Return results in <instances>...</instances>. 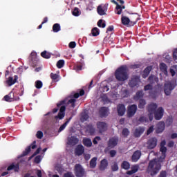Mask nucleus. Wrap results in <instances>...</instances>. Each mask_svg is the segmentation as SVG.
<instances>
[{"label": "nucleus", "mask_w": 177, "mask_h": 177, "mask_svg": "<svg viewBox=\"0 0 177 177\" xmlns=\"http://www.w3.org/2000/svg\"><path fill=\"white\" fill-rule=\"evenodd\" d=\"M170 73L174 77L175 74H177V65H174L170 68Z\"/></svg>", "instance_id": "32"}, {"label": "nucleus", "mask_w": 177, "mask_h": 177, "mask_svg": "<svg viewBox=\"0 0 177 177\" xmlns=\"http://www.w3.org/2000/svg\"><path fill=\"white\" fill-rule=\"evenodd\" d=\"M150 71H151V66L147 67L142 73L143 78H146L150 74Z\"/></svg>", "instance_id": "29"}, {"label": "nucleus", "mask_w": 177, "mask_h": 177, "mask_svg": "<svg viewBox=\"0 0 177 177\" xmlns=\"http://www.w3.org/2000/svg\"><path fill=\"white\" fill-rule=\"evenodd\" d=\"M118 143V138L116 137L112 138L109 140L108 143V148L109 149H113Z\"/></svg>", "instance_id": "11"}, {"label": "nucleus", "mask_w": 177, "mask_h": 177, "mask_svg": "<svg viewBox=\"0 0 177 177\" xmlns=\"http://www.w3.org/2000/svg\"><path fill=\"white\" fill-rule=\"evenodd\" d=\"M64 66V60H59L57 63V67L58 68H62Z\"/></svg>", "instance_id": "43"}, {"label": "nucleus", "mask_w": 177, "mask_h": 177, "mask_svg": "<svg viewBox=\"0 0 177 177\" xmlns=\"http://www.w3.org/2000/svg\"><path fill=\"white\" fill-rule=\"evenodd\" d=\"M140 156H141L140 151H136L134 152V153L133 154L132 160H133L134 162H136V161H138V160H139V158H140Z\"/></svg>", "instance_id": "24"}, {"label": "nucleus", "mask_w": 177, "mask_h": 177, "mask_svg": "<svg viewBox=\"0 0 177 177\" xmlns=\"http://www.w3.org/2000/svg\"><path fill=\"white\" fill-rule=\"evenodd\" d=\"M75 174L77 177H82L85 174V171L81 165H75Z\"/></svg>", "instance_id": "6"}, {"label": "nucleus", "mask_w": 177, "mask_h": 177, "mask_svg": "<svg viewBox=\"0 0 177 177\" xmlns=\"http://www.w3.org/2000/svg\"><path fill=\"white\" fill-rule=\"evenodd\" d=\"M60 30V25L59 24H55L53 26V30L54 32H59Z\"/></svg>", "instance_id": "40"}, {"label": "nucleus", "mask_w": 177, "mask_h": 177, "mask_svg": "<svg viewBox=\"0 0 177 177\" xmlns=\"http://www.w3.org/2000/svg\"><path fill=\"white\" fill-rule=\"evenodd\" d=\"M84 151H85L84 146L78 145L75 149V153L76 154V156H82V154H84Z\"/></svg>", "instance_id": "20"}, {"label": "nucleus", "mask_w": 177, "mask_h": 177, "mask_svg": "<svg viewBox=\"0 0 177 177\" xmlns=\"http://www.w3.org/2000/svg\"><path fill=\"white\" fill-rule=\"evenodd\" d=\"M160 69L164 73L165 75H168V71H167V65L165 64L161 63L160 64Z\"/></svg>", "instance_id": "28"}, {"label": "nucleus", "mask_w": 177, "mask_h": 177, "mask_svg": "<svg viewBox=\"0 0 177 177\" xmlns=\"http://www.w3.org/2000/svg\"><path fill=\"white\" fill-rule=\"evenodd\" d=\"M162 156L159 157V160L154 159L149 162V166H148V172L150 173V175L151 176H154V175H157L158 172L160 171V169H161V162H162Z\"/></svg>", "instance_id": "2"}, {"label": "nucleus", "mask_w": 177, "mask_h": 177, "mask_svg": "<svg viewBox=\"0 0 177 177\" xmlns=\"http://www.w3.org/2000/svg\"><path fill=\"white\" fill-rule=\"evenodd\" d=\"M127 109H125V106L122 105V104H120L118 106V115H120V117H122V115H124V114H125V111Z\"/></svg>", "instance_id": "17"}, {"label": "nucleus", "mask_w": 177, "mask_h": 177, "mask_svg": "<svg viewBox=\"0 0 177 177\" xmlns=\"http://www.w3.org/2000/svg\"><path fill=\"white\" fill-rule=\"evenodd\" d=\"M138 111V106L135 104L131 105L127 108V117H133Z\"/></svg>", "instance_id": "7"}, {"label": "nucleus", "mask_w": 177, "mask_h": 177, "mask_svg": "<svg viewBox=\"0 0 177 177\" xmlns=\"http://www.w3.org/2000/svg\"><path fill=\"white\" fill-rule=\"evenodd\" d=\"M13 169L15 172H19V164H12L8 167V171H12Z\"/></svg>", "instance_id": "25"}, {"label": "nucleus", "mask_w": 177, "mask_h": 177, "mask_svg": "<svg viewBox=\"0 0 177 177\" xmlns=\"http://www.w3.org/2000/svg\"><path fill=\"white\" fill-rule=\"evenodd\" d=\"M139 170V167L138 165L133 166L131 167V170L128 171L127 172V175H133V174H136L138 171Z\"/></svg>", "instance_id": "26"}, {"label": "nucleus", "mask_w": 177, "mask_h": 177, "mask_svg": "<svg viewBox=\"0 0 177 177\" xmlns=\"http://www.w3.org/2000/svg\"><path fill=\"white\" fill-rule=\"evenodd\" d=\"M36 136L38 139H42L44 137V133H42L41 131H39L37 132Z\"/></svg>", "instance_id": "51"}, {"label": "nucleus", "mask_w": 177, "mask_h": 177, "mask_svg": "<svg viewBox=\"0 0 177 177\" xmlns=\"http://www.w3.org/2000/svg\"><path fill=\"white\" fill-rule=\"evenodd\" d=\"M115 78L118 81H126V80H128L127 66H122L116 71Z\"/></svg>", "instance_id": "3"}, {"label": "nucleus", "mask_w": 177, "mask_h": 177, "mask_svg": "<svg viewBox=\"0 0 177 177\" xmlns=\"http://www.w3.org/2000/svg\"><path fill=\"white\" fill-rule=\"evenodd\" d=\"M157 104H151L148 106V111H149V121H153V118L155 117V120H159L162 118L164 115V109L162 107H159L156 111ZM154 114V116L153 115Z\"/></svg>", "instance_id": "1"}, {"label": "nucleus", "mask_w": 177, "mask_h": 177, "mask_svg": "<svg viewBox=\"0 0 177 177\" xmlns=\"http://www.w3.org/2000/svg\"><path fill=\"white\" fill-rule=\"evenodd\" d=\"M35 86L37 89H41V88H42V82L37 80L35 83Z\"/></svg>", "instance_id": "42"}, {"label": "nucleus", "mask_w": 177, "mask_h": 177, "mask_svg": "<svg viewBox=\"0 0 177 177\" xmlns=\"http://www.w3.org/2000/svg\"><path fill=\"white\" fill-rule=\"evenodd\" d=\"M165 140H162L160 143V154L162 156V160H165V153H167V147H165Z\"/></svg>", "instance_id": "12"}, {"label": "nucleus", "mask_w": 177, "mask_h": 177, "mask_svg": "<svg viewBox=\"0 0 177 177\" xmlns=\"http://www.w3.org/2000/svg\"><path fill=\"white\" fill-rule=\"evenodd\" d=\"M136 17H138L137 15H133L130 19L125 15H122L121 21L124 26H135L136 24V21H135Z\"/></svg>", "instance_id": "4"}, {"label": "nucleus", "mask_w": 177, "mask_h": 177, "mask_svg": "<svg viewBox=\"0 0 177 177\" xmlns=\"http://www.w3.org/2000/svg\"><path fill=\"white\" fill-rule=\"evenodd\" d=\"M65 103H67V104H71V107L74 108L75 107V100L74 97L71 96L68 97L65 101Z\"/></svg>", "instance_id": "18"}, {"label": "nucleus", "mask_w": 177, "mask_h": 177, "mask_svg": "<svg viewBox=\"0 0 177 177\" xmlns=\"http://www.w3.org/2000/svg\"><path fill=\"white\" fill-rule=\"evenodd\" d=\"M55 169L59 174H62V172L64 171L63 167H62V165H57V166H55Z\"/></svg>", "instance_id": "50"}, {"label": "nucleus", "mask_w": 177, "mask_h": 177, "mask_svg": "<svg viewBox=\"0 0 177 177\" xmlns=\"http://www.w3.org/2000/svg\"><path fill=\"white\" fill-rule=\"evenodd\" d=\"M109 154L111 157H115V154H117V151L115 150H111Z\"/></svg>", "instance_id": "60"}, {"label": "nucleus", "mask_w": 177, "mask_h": 177, "mask_svg": "<svg viewBox=\"0 0 177 177\" xmlns=\"http://www.w3.org/2000/svg\"><path fill=\"white\" fill-rule=\"evenodd\" d=\"M64 111H66V106H61L58 115L55 116V120H63L65 115Z\"/></svg>", "instance_id": "13"}, {"label": "nucleus", "mask_w": 177, "mask_h": 177, "mask_svg": "<svg viewBox=\"0 0 177 177\" xmlns=\"http://www.w3.org/2000/svg\"><path fill=\"white\" fill-rule=\"evenodd\" d=\"M145 106H146V101H145L144 100H140V103L138 104L139 109H143Z\"/></svg>", "instance_id": "44"}, {"label": "nucleus", "mask_w": 177, "mask_h": 177, "mask_svg": "<svg viewBox=\"0 0 177 177\" xmlns=\"http://www.w3.org/2000/svg\"><path fill=\"white\" fill-rule=\"evenodd\" d=\"M64 177H74V175L70 172H68L64 174Z\"/></svg>", "instance_id": "63"}, {"label": "nucleus", "mask_w": 177, "mask_h": 177, "mask_svg": "<svg viewBox=\"0 0 177 177\" xmlns=\"http://www.w3.org/2000/svg\"><path fill=\"white\" fill-rule=\"evenodd\" d=\"M173 57L174 59H175L176 60L177 59V48L174 50V53H173Z\"/></svg>", "instance_id": "64"}, {"label": "nucleus", "mask_w": 177, "mask_h": 177, "mask_svg": "<svg viewBox=\"0 0 177 177\" xmlns=\"http://www.w3.org/2000/svg\"><path fill=\"white\" fill-rule=\"evenodd\" d=\"M164 129H165V124L162 122H160L156 129V133H161V132L164 131Z\"/></svg>", "instance_id": "14"}, {"label": "nucleus", "mask_w": 177, "mask_h": 177, "mask_svg": "<svg viewBox=\"0 0 177 177\" xmlns=\"http://www.w3.org/2000/svg\"><path fill=\"white\" fill-rule=\"evenodd\" d=\"M154 131V126H151L147 131V135H150Z\"/></svg>", "instance_id": "52"}, {"label": "nucleus", "mask_w": 177, "mask_h": 177, "mask_svg": "<svg viewBox=\"0 0 177 177\" xmlns=\"http://www.w3.org/2000/svg\"><path fill=\"white\" fill-rule=\"evenodd\" d=\"M138 82H139V77H137L135 79H132L130 81L129 85H130V86H135L138 85Z\"/></svg>", "instance_id": "31"}, {"label": "nucleus", "mask_w": 177, "mask_h": 177, "mask_svg": "<svg viewBox=\"0 0 177 177\" xmlns=\"http://www.w3.org/2000/svg\"><path fill=\"white\" fill-rule=\"evenodd\" d=\"M4 100H6V102H12V100H13V99L12 97H10V96L9 95H6L3 97Z\"/></svg>", "instance_id": "58"}, {"label": "nucleus", "mask_w": 177, "mask_h": 177, "mask_svg": "<svg viewBox=\"0 0 177 177\" xmlns=\"http://www.w3.org/2000/svg\"><path fill=\"white\" fill-rule=\"evenodd\" d=\"M111 169L113 171H115L118 169V164H117V162H114L113 163H112L111 165Z\"/></svg>", "instance_id": "45"}, {"label": "nucleus", "mask_w": 177, "mask_h": 177, "mask_svg": "<svg viewBox=\"0 0 177 177\" xmlns=\"http://www.w3.org/2000/svg\"><path fill=\"white\" fill-rule=\"evenodd\" d=\"M83 145L86 147H91L92 146V140L89 138H84L83 139Z\"/></svg>", "instance_id": "27"}, {"label": "nucleus", "mask_w": 177, "mask_h": 177, "mask_svg": "<svg viewBox=\"0 0 177 177\" xmlns=\"http://www.w3.org/2000/svg\"><path fill=\"white\" fill-rule=\"evenodd\" d=\"M31 151V147H28L24 152V156H27Z\"/></svg>", "instance_id": "53"}, {"label": "nucleus", "mask_w": 177, "mask_h": 177, "mask_svg": "<svg viewBox=\"0 0 177 177\" xmlns=\"http://www.w3.org/2000/svg\"><path fill=\"white\" fill-rule=\"evenodd\" d=\"M99 140H100V137H95L94 138V140H93V142L94 145H97V142H99Z\"/></svg>", "instance_id": "61"}, {"label": "nucleus", "mask_w": 177, "mask_h": 177, "mask_svg": "<svg viewBox=\"0 0 177 177\" xmlns=\"http://www.w3.org/2000/svg\"><path fill=\"white\" fill-rule=\"evenodd\" d=\"M41 160H42V158H41V156H37L35 158V162H36L37 164H39V162H41Z\"/></svg>", "instance_id": "54"}, {"label": "nucleus", "mask_w": 177, "mask_h": 177, "mask_svg": "<svg viewBox=\"0 0 177 177\" xmlns=\"http://www.w3.org/2000/svg\"><path fill=\"white\" fill-rule=\"evenodd\" d=\"M91 32L93 37H97L100 34L99 29L97 28H93Z\"/></svg>", "instance_id": "41"}, {"label": "nucleus", "mask_w": 177, "mask_h": 177, "mask_svg": "<svg viewBox=\"0 0 177 177\" xmlns=\"http://www.w3.org/2000/svg\"><path fill=\"white\" fill-rule=\"evenodd\" d=\"M41 56L44 59H50V53L44 51L41 53Z\"/></svg>", "instance_id": "38"}, {"label": "nucleus", "mask_w": 177, "mask_h": 177, "mask_svg": "<svg viewBox=\"0 0 177 177\" xmlns=\"http://www.w3.org/2000/svg\"><path fill=\"white\" fill-rule=\"evenodd\" d=\"M121 167L123 168V169H129V168H131V165H129V162L127 161H124L121 165Z\"/></svg>", "instance_id": "33"}, {"label": "nucleus", "mask_w": 177, "mask_h": 177, "mask_svg": "<svg viewBox=\"0 0 177 177\" xmlns=\"http://www.w3.org/2000/svg\"><path fill=\"white\" fill-rule=\"evenodd\" d=\"M122 135L124 138H127V136H128V135H129V130H128V129H124L122 130Z\"/></svg>", "instance_id": "47"}, {"label": "nucleus", "mask_w": 177, "mask_h": 177, "mask_svg": "<svg viewBox=\"0 0 177 177\" xmlns=\"http://www.w3.org/2000/svg\"><path fill=\"white\" fill-rule=\"evenodd\" d=\"M84 66H85L84 64H82L80 65H77L75 68V70H76V71H81V70H82V68H84Z\"/></svg>", "instance_id": "49"}, {"label": "nucleus", "mask_w": 177, "mask_h": 177, "mask_svg": "<svg viewBox=\"0 0 177 177\" xmlns=\"http://www.w3.org/2000/svg\"><path fill=\"white\" fill-rule=\"evenodd\" d=\"M142 96H143V91H138L135 96V99L138 100H139L140 97H142Z\"/></svg>", "instance_id": "48"}, {"label": "nucleus", "mask_w": 177, "mask_h": 177, "mask_svg": "<svg viewBox=\"0 0 177 177\" xmlns=\"http://www.w3.org/2000/svg\"><path fill=\"white\" fill-rule=\"evenodd\" d=\"M39 151H41V148L37 149L35 153L29 158V160H31V158L35 157V156H37V154H39Z\"/></svg>", "instance_id": "57"}, {"label": "nucleus", "mask_w": 177, "mask_h": 177, "mask_svg": "<svg viewBox=\"0 0 177 177\" xmlns=\"http://www.w3.org/2000/svg\"><path fill=\"white\" fill-rule=\"evenodd\" d=\"M77 143H78V138L74 136L68 138L67 145L69 146H75Z\"/></svg>", "instance_id": "15"}, {"label": "nucleus", "mask_w": 177, "mask_h": 177, "mask_svg": "<svg viewBox=\"0 0 177 177\" xmlns=\"http://www.w3.org/2000/svg\"><path fill=\"white\" fill-rule=\"evenodd\" d=\"M108 165H109V162L106 159H103L102 160H101L100 169L101 171H104V169L107 168Z\"/></svg>", "instance_id": "21"}, {"label": "nucleus", "mask_w": 177, "mask_h": 177, "mask_svg": "<svg viewBox=\"0 0 177 177\" xmlns=\"http://www.w3.org/2000/svg\"><path fill=\"white\" fill-rule=\"evenodd\" d=\"M50 78L53 80V81H55L57 82L59 81V75L56 73H51L50 75Z\"/></svg>", "instance_id": "37"}, {"label": "nucleus", "mask_w": 177, "mask_h": 177, "mask_svg": "<svg viewBox=\"0 0 177 177\" xmlns=\"http://www.w3.org/2000/svg\"><path fill=\"white\" fill-rule=\"evenodd\" d=\"M72 13L73 16H80V15H81V12H80V10L77 8H75Z\"/></svg>", "instance_id": "46"}, {"label": "nucleus", "mask_w": 177, "mask_h": 177, "mask_svg": "<svg viewBox=\"0 0 177 177\" xmlns=\"http://www.w3.org/2000/svg\"><path fill=\"white\" fill-rule=\"evenodd\" d=\"M96 161H97V158L94 157L90 161V167L91 168H95L96 167Z\"/></svg>", "instance_id": "34"}, {"label": "nucleus", "mask_w": 177, "mask_h": 177, "mask_svg": "<svg viewBox=\"0 0 177 177\" xmlns=\"http://www.w3.org/2000/svg\"><path fill=\"white\" fill-rule=\"evenodd\" d=\"M88 115H82L81 120L83 122L86 121V120H88Z\"/></svg>", "instance_id": "62"}, {"label": "nucleus", "mask_w": 177, "mask_h": 177, "mask_svg": "<svg viewBox=\"0 0 177 177\" xmlns=\"http://www.w3.org/2000/svg\"><path fill=\"white\" fill-rule=\"evenodd\" d=\"M71 118H72L71 117L69 119H67L66 122L59 127L58 132H62V131H64V129H66V127H67L68 124L71 120Z\"/></svg>", "instance_id": "30"}, {"label": "nucleus", "mask_w": 177, "mask_h": 177, "mask_svg": "<svg viewBox=\"0 0 177 177\" xmlns=\"http://www.w3.org/2000/svg\"><path fill=\"white\" fill-rule=\"evenodd\" d=\"M97 129L100 133H102L104 131H107V124L103 122H98L97 123Z\"/></svg>", "instance_id": "9"}, {"label": "nucleus", "mask_w": 177, "mask_h": 177, "mask_svg": "<svg viewBox=\"0 0 177 177\" xmlns=\"http://www.w3.org/2000/svg\"><path fill=\"white\" fill-rule=\"evenodd\" d=\"M122 9H125V6H121L120 5H118L116 6V13L117 15H121L122 13Z\"/></svg>", "instance_id": "35"}, {"label": "nucleus", "mask_w": 177, "mask_h": 177, "mask_svg": "<svg viewBox=\"0 0 177 177\" xmlns=\"http://www.w3.org/2000/svg\"><path fill=\"white\" fill-rule=\"evenodd\" d=\"M39 151H41V148L37 149L35 153L29 158V160H31V158L35 157V156H37V154H39Z\"/></svg>", "instance_id": "56"}, {"label": "nucleus", "mask_w": 177, "mask_h": 177, "mask_svg": "<svg viewBox=\"0 0 177 177\" xmlns=\"http://www.w3.org/2000/svg\"><path fill=\"white\" fill-rule=\"evenodd\" d=\"M176 81L172 80L171 82H167L165 84V93L167 95V96H169L171 95V92L173 91V89H175V86H176Z\"/></svg>", "instance_id": "5"}, {"label": "nucleus", "mask_w": 177, "mask_h": 177, "mask_svg": "<svg viewBox=\"0 0 177 177\" xmlns=\"http://www.w3.org/2000/svg\"><path fill=\"white\" fill-rule=\"evenodd\" d=\"M106 12H107V6L106 4H102L97 7V13L100 16L106 15Z\"/></svg>", "instance_id": "10"}, {"label": "nucleus", "mask_w": 177, "mask_h": 177, "mask_svg": "<svg viewBox=\"0 0 177 177\" xmlns=\"http://www.w3.org/2000/svg\"><path fill=\"white\" fill-rule=\"evenodd\" d=\"M86 132L87 133H89V135H96V129H95V127L92 125H88L86 128Z\"/></svg>", "instance_id": "22"}, {"label": "nucleus", "mask_w": 177, "mask_h": 177, "mask_svg": "<svg viewBox=\"0 0 177 177\" xmlns=\"http://www.w3.org/2000/svg\"><path fill=\"white\" fill-rule=\"evenodd\" d=\"M145 146L146 147H147V149H154L156 146H157V138H150L146 143Z\"/></svg>", "instance_id": "8"}, {"label": "nucleus", "mask_w": 177, "mask_h": 177, "mask_svg": "<svg viewBox=\"0 0 177 177\" xmlns=\"http://www.w3.org/2000/svg\"><path fill=\"white\" fill-rule=\"evenodd\" d=\"M145 132V128L143 127H138L137 129H135L133 134L136 138H139L142 133Z\"/></svg>", "instance_id": "19"}, {"label": "nucleus", "mask_w": 177, "mask_h": 177, "mask_svg": "<svg viewBox=\"0 0 177 177\" xmlns=\"http://www.w3.org/2000/svg\"><path fill=\"white\" fill-rule=\"evenodd\" d=\"M84 95H85V91H84V90H81V91H80V93H75V94L73 95V97H74L75 99H78V98L80 97V96H84Z\"/></svg>", "instance_id": "36"}, {"label": "nucleus", "mask_w": 177, "mask_h": 177, "mask_svg": "<svg viewBox=\"0 0 177 177\" xmlns=\"http://www.w3.org/2000/svg\"><path fill=\"white\" fill-rule=\"evenodd\" d=\"M75 46H77L75 41H71L69 43V48H71V49H74V48H75Z\"/></svg>", "instance_id": "55"}, {"label": "nucleus", "mask_w": 177, "mask_h": 177, "mask_svg": "<svg viewBox=\"0 0 177 177\" xmlns=\"http://www.w3.org/2000/svg\"><path fill=\"white\" fill-rule=\"evenodd\" d=\"M98 27H102V28H104L106 27V21L103 19H100L97 22Z\"/></svg>", "instance_id": "39"}, {"label": "nucleus", "mask_w": 177, "mask_h": 177, "mask_svg": "<svg viewBox=\"0 0 177 177\" xmlns=\"http://www.w3.org/2000/svg\"><path fill=\"white\" fill-rule=\"evenodd\" d=\"M109 109L106 108V107H102L100 109V114L101 115V117H106L107 115H109Z\"/></svg>", "instance_id": "23"}, {"label": "nucleus", "mask_w": 177, "mask_h": 177, "mask_svg": "<svg viewBox=\"0 0 177 177\" xmlns=\"http://www.w3.org/2000/svg\"><path fill=\"white\" fill-rule=\"evenodd\" d=\"M139 121L140 122H147V119L146 117L142 116V117L140 118Z\"/></svg>", "instance_id": "59"}, {"label": "nucleus", "mask_w": 177, "mask_h": 177, "mask_svg": "<svg viewBox=\"0 0 177 177\" xmlns=\"http://www.w3.org/2000/svg\"><path fill=\"white\" fill-rule=\"evenodd\" d=\"M17 76L15 75V78L13 79V77H10L8 78V80H6V84H7V85H8V86H12V85H15V84H16V82H17Z\"/></svg>", "instance_id": "16"}]
</instances>
